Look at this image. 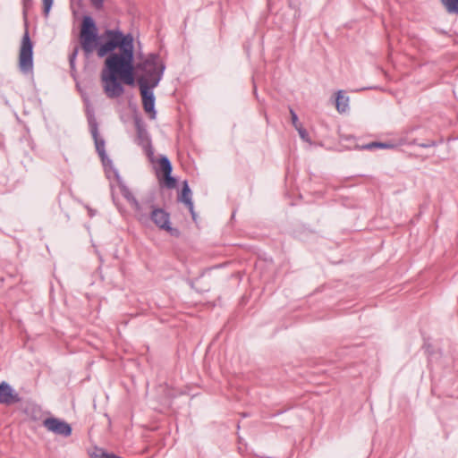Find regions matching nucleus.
Returning a JSON list of instances; mask_svg holds the SVG:
<instances>
[{
    "label": "nucleus",
    "instance_id": "obj_11",
    "mask_svg": "<svg viewBox=\"0 0 458 458\" xmlns=\"http://www.w3.org/2000/svg\"><path fill=\"white\" fill-rule=\"evenodd\" d=\"M160 170L164 176V184L168 189H173L176 185V179L172 176L173 165L166 156H161L159 158Z\"/></svg>",
    "mask_w": 458,
    "mask_h": 458
},
{
    "label": "nucleus",
    "instance_id": "obj_17",
    "mask_svg": "<svg viewBox=\"0 0 458 458\" xmlns=\"http://www.w3.org/2000/svg\"><path fill=\"white\" fill-rule=\"evenodd\" d=\"M43 1V13L45 17H47L52 8L54 0H42Z\"/></svg>",
    "mask_w": 458,
    "mask_h": 458
},
{
    "label": "nucleus",
    "instance_id": "obj_6",
    "mask_svg": "<svg viewBox=\"0 0 458 458\" xmlns=\"http://www.w3.org/2000/svg\"><path fill=\"white\" fill-rule=\"evenodd\" d=\"M138 84L142 98L143 108L149 114L150 119H155L157 111L155 109L156 98L153 92L155 87L148 85L144 78L138 79Z\"/></svg>",
    "mask_w": 458,
    "mask_h": 458
},
{
    "label": "nucleus",
    "instance_id": "obj_14",
    "mask_svg": "<svg viewBox=\"0 0 458 458\" xmlns=\"http://www.w3.org/2000/svg\"><path fill=\"white\" fill-rule=\"evenodd\" d=\"M448 13L458 14V0H440Z\"/></svg>",
    "mask_w": 458,
    "mask_h": 458
},
{
    "label": "nucleus",
    "instance_id": "obj_13",
    "mask_svg": "<svg viewBox=\"0 0 458 458\" xmlns=\"http://www.w3.org/2000/svg\"><path fill=\"white\" fill-rule=\"evenodd\" d=\"M335 106L337 111L340 113H344L348 109L349 97L345 96L343 90H339L337 92V96L335 98Z\"/></svg>",
    "mask_w": 458,
    "mask_h": 458
},
{
    "label": "nucleus",
    "instance_id": "obj_16",
    "mask_svg": "<svg viewBox=\"0 0 458 458\" xmlns=\"http://www.w3.org/2000/svg\"><path fill=\"white\" fill-rule=\"evenodd\" d=\"M297 131H298V133H299L300 138H301L303 141H305V142H309V143H310V142H311V140H310V136H309L308 131H306V129H305V128H303V126H302V125H300V126H299V128H297Z\"/></svg>",
    "mask_w": 458,
    "mask_h": 458
},
{
    "label": "nucleus",
    "instance_id": "obj_5",
    "mask_svg": "<svg viewBox=\"0 0 458 458\" xmlns=\"http://www.w3.org/2000/svg\"><path fill=\"white\" fill-rule=\"evenodd\" d=\"M134 124L137 131L136 142L139 146H140L145 151L148 157L153 161L154 157V148L152 146L151 139L149 133L147 131L146 124L143 120L139 117H134Z\"/></svg>",
    "mask_w": 458,
    "mask_h": 458
},
{
    "label": "nucleus",
    "instance_id": "obj_24",
    "mask_svg": "<svg viewBox=\"0 0 458 458\" xmlns=\"http://www.w3.org/2000/svg\"><path fill=\"white\" fill-rule=\"evenodd\" d=\"M395 147V145L392 144V143H387V142H380L379 141V147L378 148H386V149H388V148H394Z\"/></svg>",
    "mask_w": 458,
    "mask_h": 458
},
{
    "label": "nucleus",
    "instance_id": "obj_18",
    "mask_svg": "<svg viewBox=\"0 0 458 458\" xmlns=\"http://www.w3.org/2000/svg\"><path fill=\"white\" fill-rule=\"evenodd\" d=\"M79 53V47H74L72 53L69 55V63L72 69H74L75 67V60L77 57V55Z\"/></svg>",
    "mask_w": 458,
    "mask_h": 458
},
{
    "label": "nucleus",
    "instance_id": "obj_9",
    "mask_svg": "<svg viewBox=\"0 0 458 458\" xmlns=\"http://www.w3.org/2000/svg\"><path fill=\"white\" fill-rule=\"evenodd\" d=\"M114 174L115 176V179L117 181L118 186L120 188L121 194L123 197L129 202V204L131 206L133 210L135 211V216L141 210L143 207V199L139 201L131 190L125 185V183L123 182L118 171L116 169H114Z\"/></svg>",
    "mask_w": 458,
    "mask_h": 458
},
{
    "label": "nucleus",
    "instance_id": "obj_7",
    "mask_svg": "<svg viewBox=\"0 0 458 458\" xmlns=\"http://www.w3.org/2000/svg\"><path fill=\"white\" fill-rule=\"evenodd\" d=\"M43 427L49 432H52L57 436L68 437L72 433V426L64 420L49 417L43 420Z\"/></svg>",
    "mask_w": 458,
    "mask_h": 458
},
{
    "label": "nucleus",
    "instance_id": "obj_3",
    "mask_svg": "<svg viewBox=\"0 0 458 458\" xmlns=\"http://www.w3.org/2000/svg\"><path fill=\"white\" fill-rule=\"evenodd\" d=\"M136 68L143 73L140 78H144L150 87H157L162 80L165 65L160 61L158 54L152 53L139 63Z\"/></svg>",
    "mask_w": 458,
    "mask_h": 458
},
{
    "label": "nucleus",
    "instance_id": "obj_26",
    "mask_svg": "<svg viewBox=\"0 0 458 458\" xmlns=\"http://www.w3.org/2000/svg\"><path fill=\"white\" fill-rule=\"evenodd\" d=\"M104 456L107 457V458H123V457L117 456L116 454H114L113 453H110V454H104Z\"/></svg>",
    "mask_w": 458,
    "mask_h": 458
},
{
    "label": "nucleus",
    "instance_id": "obj_2",
    "mask_svg": "<svg viewBox=\"0 0 458 458\" xmlns=\"http://www.w3.org/2000/svg\"><path fill=\"white\" fill-rule=\"evenodd\" d=\"M136 217L140 224L148 225L152 223L159 229L169 233L173 236H178L180 233L178 229L171 226L170 213L156 205L155 197L153 195L143 199V207L137 214Z\"/></svg>",
    "mask_w": 458,
    "mask_h": 458
},
{
    "label": "nucleus",
    "instance_id": "obj_1",
    "mask_svg": "<svg viewBox=\"0 0 458 458\" xmlns=\"http://www.w3.org/2000/svg\"><path fill=\"white\" fill-rule=\"evenodd\" d=\"M106 41L99 44L98 28L91 16H84L80 32V43L86 57L97 48L98 57L109 55L101 71V81L106 95L109 98L121 97L124 92L122 82L133 85L135 66L133 38L118 30L106 31Z\"/></svg>",
    "mask_w": 458,
    "mask_h": 458
},
{
    "label": "nucleus",
    "instance_id": "obj_21",
    "mask_svg": "<svg viewBox=\"0 0 458 458\" xmlns=\"http://www.w3.org/2000/svg\"><path fill=\"white\" fill-rule=\"evenodd\" d=\"M414 144H416L421 148H424L437 146V142L435 140H428L427 142H424V143H419L415 140Z\"/></svg>",
    "mask_w": 458,
    "mask_h": 458
},
{
    "label": "nucleus",
    "instance_id": "obj_22",
    "mask_svg": "<svg viewBox=\"0 0 458 458\" xmlns=\"http://www.w3.org/2000/svg\"><path fill=\"white\" fill-rule=\"evenodd\" d=\"M104 454H110V453H106L103 449H98L95 453L91 454L92 458H107L105 457Z\"/></svg>",
    "mask_w": 458,
    "mask_h": 458
},
{
    "label": "nucleus",
    "instance_id": "obj_4",
    "mask_svg": "<svg viewBox=\"0 0 458 458\" xmlns=\"http://www.w3.org/2000/svg\"><path fill=\"white\" fill-rule=\"evenodd\" d=\"M19 68L24 74H27L33 70V43L30 39L28 28L25 29V32L21 42Z\"/></svg>",
    "mask_w": 458,
    "mask_h": 458
},
{
    "label": "nucleus",
    "instance_id": "obj_19",
    "mask_svg": "<svg viewBox=\"0 0 458 458\" xmlns=\"http://www.w3.org/2000/svg\"><path fill=\"white\" fill-rule=\"evenodd\" d=\"M290 114H291L292 123L294 126V128L297 130V128H299V126L301 125V123H299L297 114L292 108L290 109Z\"/></svg>",
    "mask_w": 458,
    "mask_h": 458
},
{
    "label": "nucleus",
    "instance_id": "obj_10",
    "mask_svg": "<svg viewBox=\"0 0 458 458\" xmlns=\"http://www.w3.org/2000/svg\"><path fill=\"white\" fill-rule=\"evenodd\" d=\"M21 401L19 394L5 381L0 383V403L11 405Z\"/></svg>",
    "mask_w": 458,
    "mask_h": 458
},
{
    "label": "nucleus",
    "instance_id": "obj_25",
    "mask_svg": "<svg viewBox=\"0 0 458 458\" xmlns=\"http://www.w3.org/2000/svg\"><path fill=\"white\" fill-rule=\"evenodd\" d=\"M24 9H28L32 4V0H22Z\"/></svg>",
    "mask_w": 458,
    "mask_h": 458
},
{
    "label": "nucleus",
    "instance_id": "obj_8",
    "mask_svg": "<svg viewBox=\"0 0 458 458\" xmlns=\"http://www.w3.org/2000/svg\"><path fill=\"white\" fill-rule=\"evenodd\" d=\"M89 126L90 133H91L92 138L94 140L96 150H97L98 154L99 155L103 164L105 165H106V163L111 164L112 161L107 157L106 153V149H105L106 142H105V140L103 138L99 137V134H98V122L95 119V117L90 116L89 118Z\"/></svg>",
    "mask_w": 458,
    "mask_h": 458
},
{
    "label": "nucleus",
    "instance_id": "obj_12",
    "mask_svg": "<svg viewBox=\"0 0 458 458\" xmlns=\"http://www.w3.org/2000/svg\"><path fill=\"white\" fill-rule=\"evenodd\" d=\"M178 201L182 202L186 205V207L189 208L192 216V218L195 219L194 207L191 199V191L187 181H184L182 183L181 194L178 196Z\"/></svg>",
    "mask_w": 458,
    "mask_h": 458
},
{
    "label": "nucleus",
    "instance_id": "obj_20",
    "mask_svg": "<svg viewBox=\"0 0 458 458\" xmlns=\"http://www.w3.org/2000/svg\"><path fill=\"white\" fill-rule=\"evenodd\" d=\"M379 141H373L361 146V149L373 150L378 148Z\"/></svg>",
    "mask_w": 458,
    "mask_h": 458
},
{
    "label": "nucleus",
    "instance_id": "obj_23",
    "mask_svg": "<svg viewBox=\"0 0 458 458\" xmlns=\"http://www.w3.org/2000/svg\"><path fill=\"white\" fill-rule=\"evenodd\" d=\"M92 5L99 10L103 8L104 0H91Z\"/></svg>",
    "mask_w": 458,
    "mask_h": 458
},
{
    "label": "nucleus",
    "instance_id": "obj_15",
    "mask_svg": "<svg viewBox=\"0 0 458 458\" xmlns=\"http://www.w3.org/2000/svg\"><path fill=\"white\" fill-rule=\"evenodd\" d=\"M27 412L32 420H37L38 419V414L41 412V408L35 404L29 408Z\"/></svg>",
    "mask_w": 458,
    "mask_h": 458
}]
</instances>
